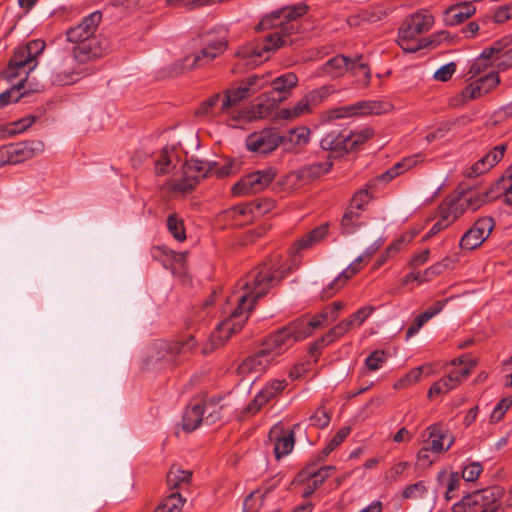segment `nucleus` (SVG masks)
I'll return each mask as SVG.
<instances>
[{
  "label": "nucleus",
  "mask_w": 512,
  "mask_h": 512,
  "mask_svg": "<svg viewBox=\"0 0 512 512\" xmlns=\"http://www.w3.org/2000/svg\"><path fill=\"white\" fill-rule=\"evenodd\" d=\"M296 259L285 263H265L251 270L241 279L227 299L232 307L228 317L224 318L210 339L203 347V353L208 354L222 346L228 338L240 331L245 325L256 301L284 278L295 266Z\"/></svg>",
  "instance_id": "1"
},
{
  "label": "nucleus",
  "mask_w": 512,
  "mask_h": 512,
  "mask_svg": "<svg viewBox=\"0 0 512 512\" xmlns=\"http://www.w3.org/2000/svg\"><path fill=\"white\" fill-rule=\"evenodd\" d=\"M307 7L299 4L285 7L266 15L258 24L257 30H272L261 42L249 43L241 47L237 56L246 66H257L269 59L270 54L280 47L291 45L299 31L297 18L305 14Z\"/></svg>",
  "instance_id": "2"
},
{
  "label": "nucleus",
  "mask_w": 512,
  "mask_h": 512,
  "mask_svg": "<svg viewBox=\"0 0 512 512\" xmlns=\"http://www.w3.org/2000/svg\"><path fill=\"white\" fill-rule=\"evenodd\" d=\"M100 57L101 50L95 41L58 53L50 62L52 84L64 86L79 81L89 73L86 64Z\"/></svg>",
  "instance_id": "3"
},
{
  "label": "nucleus",
  "mask_w": 512,
  "mask_h": 512,
  "mask_svg": "<svg viewBox=\"0 0 512 512\" xmlns=\"http://www.w3.org/2000/svg\"><path fill=\"white\" fill-rule=\"evenodd\" d=\"M269 81L266 75H251L245 78L237 88H230L222 93H215L198 107L196 114L207 120L223 118L225 120L228 113L238 103L257 93L268 85Z\"/></svg>",
  "instance_id": "4"
},
{
  "label": "nucleus",
  "mask_w": 512,
  "mask_h": 512,
  "mask_svg": "<svg viewBox=\"0 0 512 512\" xmlns=\"http://www.w3.org/2000/svg\"><path fill=\"white\" fill-rule=\"evenodd\" d=\"M45 42L41 39H35L26 45L17 48L5 71V77L12 81L20 78L19 82L10 89L0 94V107H5L10 103L17 102L22 96L21 89L28 75L36 68L37 57L44 51Z\"/></svg>",
  "instance_id": "5"
},
{
  "label": "nucleus",
  "mask_w": 512,
  "mask_h": 512,
  "mask_svg": "<svg viewBox=\"0 0 512 512\" xmlns=\"http://www.w3.org/2000/svg\"><path fill=\"white\" fill-rule=\"evenodd\" d=\"M434 24V16L427 9H420L411 14L405 25L400 28L398 44L405 52H416L425 46L422 40L416 37L429 31Z\"/></svg>",
  "instance_id": "6"
},
{
  "label": "nucleus",
  "mask_w": 512,
  "mask_h": 512,
  "mask_svg": "<svg viewBox=\"0 0 512 512\" xmlns=\"http://www.w3.org/2000/svg\"><path fill=\"white\" fill-rule=\"evenodd\" d=\"M196 347V340L192 335L184 336L180 341H156L147 350V363L149 366L170 364L178 354L192 351Z\"/></svg>",
  "instance_id": "7"
},
{
  "label": "nucleus",
  "mask_w": 512,
  "mask_h": 512,
  "mask_svg": "<svg viewBox=\"0 0 512 512\" xmlns=\"http://www.w3.org/2000/svg\"><path fill=\"white\" fill-rule=\"evenodd\" d=\"M101 18L102 15L98 11L85 17L80 24L67 31L68 41L75 43V46H81L84 43L92 44L95 41L101 50V57L108 53L110 49L108 41L105 38L94 36Z\"/></svg>",
  "instance_id": "8"
},
{
  "label": "nucleus",
  "mask_w": 512,
  "mask_h": 512,
  "mask_svg": "<svg viewBox=\"0 0 512 512\" xmlns=\"http://www.w3.org/2000/svg\"><path fill=\"white\" fill-rule=\"evenodd\" d=\"M503 493V488L497 485L474 491L464 496L459 502L455 503L452 506V511L473 512L477 509L486 510V508L490 507L497 510L499 507V500L503 496Z\"/></svg>",
  "instance_id": "9"
},
{
  "label": "nucleus",
  "mask_w": 512,
  "mask_h": 512,
  "mask_svg": "<svg viewBox=\"0 0 512 512\" xmlns=\"http://www.w3.org/2000/svg\"><path fill=\"white\" fill-rule=\"evenodd\" d=\"M212 171H214V163L192 158L184 165L183 176L173 177L168 181V187L172 191L187 193L197 185L200 179L205 178Z\"/></svg>",
  "instance_id": "10"
},
{
  "label": "nucleus",
  "mask_w": 512,
  "mask_h": 512,
  "mask_svg": "<svg viewBox=\"0 0 512 512\" xmlns=\"http://www.w3.org/2000/svg\"><path fill=\"white\" fill-rule=\"evenodd\" d=\"M308 331L299 330L294 322L271 334L263 343L262 348L275 361L295 342L307 337Z\"/></svg>",
  "instance_id": "11"
},
{
  "label": "nucleus",
  "mask_w": 512,
  "mask_h": 512,
  "mask_svg": "<svg viewBox=\"0 0 512 512\" xmlns=\"http://www.w3.org/2000/svg\"><path fill=\"white\" fill-rule=\"evenodd\" d=\"M226 47L227 42L224 35H207L203 48L183 59V69H194L209 64L221 55Z\"/></svg>",
  "instance_id": "12"
},
{
  "label": "nucleus",
  "mask_w": 512,
  "mask_h": 512,
  "mask_svg": "<svg viewBox=\"0 0 512 512\" xmlns=\"http://www.w3.org/2000/svg\"><path fill=\"white\" fill-rule=\"evenodd\" d=\"M276 175L277 169L272 166L251 172L233 185L232 193L234 195H248L263 191L272 183Z\"/></svg>",
  "instance_id": "13"
},
{
  "label": "nucleus",
  "mask_w": 512,
  "mask_h": 512,
  "mask_svg": "<svg viewBox=\"0 0 512 512\" xmlns=\"http://www.w3.org/2000/svg\"><path fill=\"white\" fill-rule=\"evenodd\" d=\"M44 151V143L40 140H30L3 146L0 148V166L17 164L31 159Z\"/></svg>",
  "instance_id": "14"
},
{
  "label": "nucleus",
  "mask_w": 512,
  "mask_h": 512,
  "mask_svg": "<svg viewBox=\"0 0 512 512\" xmlns=\"http://www.w3.org/2000/svg\"><path fill=\"white\" fill-rule=\"evenodd\" d=\"M390 110V104L381 101H360L355 104L329 110L322 115L324 121L346 118L354 115L383 114Z\"/></svg>",
  "instance_id": "15"
},
{
  "label": "nucleus",
  "mask_w": 512,
  "mask_h": 512,
  "mask_svg": "<svg viewBox=\"0 0 512 512\" xmlns=\"http://www.w3.org/2000/svg\"><path fill=\"white\" fill-rule=\"evenodd\" d=\"M275 106V101H270L269 99L265 102L261 101L252 109L237 110L235 106L231 112L227 114L225 122L230 127H242L248 122L269 116L273 112Z\"/></svg>",
  "instance_id": "16"
},
{
  "label": "nucleus",
  "mask_w": 512,
  "mask_h": 512,
  "mask_svg": "<svg viewBox=\"0 0 512 512\" xmlns=\"http://www.w3.org/2000/svg\"><path fill=\"white\" fill-rule=\"evenodd\" d=\"M422 443L438 454L446 453L454 444V435L443 425L433 424L421 433Z\"/></svg>",
  "instance_id": "17"
},
{
  "label": "nucleus",
  "mask_w": 512,
  "mask_h": 512,
  "mask_svg": "<svg viewBox=\"0 0 512 512\" xmlns=\"http://www.w3.org/2000/svg\"><path fill=\"white\" fill-rule=\"evenodd\" d=\"M211 404H190L183 414L182 426L185 431L192 432L205 420L207 423H214L219 419V412Z\"/></svg>",
  "instance_id": "18"
},
{
  "label": "nucleus",
  "mask_w": 512,
  "mask_h": 512,
  "mask_svg": "<svg viewBox=\"0 0 512 512\" xmlns=\"http://www.w3.org/2000/svg\"><path fill=\"white\" fill-rule=\"evenodd\" d=\"M494 228V221L490 217L478 219L460 239V247L473 250L479 247L490 235Z\"/></svg>",
  "instance_id": "19"
},
{
  "label": "nucleus",
  "mask_w": 512,
  "mask_h": 512,
  "mask_svg": "<svg viewBox=\"0 0 512 512\" xmlns=\"http://www.w3.org/2000/svg\"><path fill=\"white\" fill-rule=\"evenodd\" d=\"M369 199L370 195L366 190H361L353 196L351 204L346 209L341 220V228L345 234L355 232L360 226L359 218L361 216V210L363 205L367 203Z\"/></svg>",
  "instance_id": "20"
},
{
  "label": "nucleus",
  "mask_w": 512,
  "mask_h": 512,
  "mask_svg": "<svg viewBox=\"0 0 512 512\" xmlns=\"http://www.w3.org/2000/svg\"><path fill=\"white\" fill-rule=\"evenodd\" d=\"M287 387L285 379H271L265 383L261 390L255 395L253 400L248 404L246 411L249 414H255L261 407L269 401L280 395Z\"/></svg>",
  "instance_id": "21"
},
{
  "label": "nucleus",
  "mask_w": 512,
  "mask_h": 512,
  "mask_svg": "<svg viewBox=\"0 0 512 512\" xmlns=\"http://www.w3.org/2000/svg\"><path fill=\"white\" fill-rule=\"evenodd\" d=\"M281 136L271 130L254 132L246 138V147L249 151L258 154H267L274 151L281 143Z\"/></svg>",
  "instance_id": "22"
},
{
  "label": "nucleus",
  "mask_w": 512,
  "mask_h": 512,
  "mask_svg": "<svg viewBox=\"0 0 512 512\" xmlns=\"http://www.w3.org/2000/svg\"><path fill=\"white\" fill-rule=\"evenodd\" d=\"M506 151V145H498L483 155L479 160L467 167L464 175L468 178L478 177L498 164Z\"/></svg>",
  "instance_id": "23"
},
{
  "label": "nucleus",
  "mask_w": 512,
  "mask_h": 512,
  "mask_svg": "<svg viewBox=\"0 0 512 512\" xmlns=\"http://www.w3.org/2000/svg\"><path fill=\"white\" fill-rule=\"evenodd\" d=\"M269 441L273 445L276 459H281L293 450L294 433L293 431H285L282 425L277 424L269 432Z\"/></svg>",
  "instance_id": "24"
},
{
  "label": "nucleus",
  "mask_w": 512,
  "mask_h": 512,
  "mask_svg": "<svg viewBox=\"0 0 512 512\" xmlns=\"http://www.w3.org/2000/svg\"><path fill=\"white\" fill-rule=\"evenodd\" d=\"M499 82L500 79L496 73H489L488 75L478 78L467 85L462 90V97L465 100L480 98L494 89Z\"/></svg>",
  "instance_id": "25"
},
{
  "label": "nucleus",
  "mask_w": 512,
  "mask_h": 512,
  "mask_svg": "<svg viewBox=\"0 0 512 512\" xmlns=\"http://www.w3.org/2000/svg\"><path fill=\"white\" fill-rule=\"evenodd\" d=\"M274 360L261 347L256 353L246 357L238 366V373L247 376L253 373L264 372Z\"/></svg>",
  "instance_id": "26"
},
{
  "label": "nucleus",
  "mask_w": 512,
  "mask_h": 512,
  "mask_svg": "<svg viewBox=\"0 0 512 512\" xmlns=\"http://www.w3.org/2000/svg\"><path fill=\"white\" fill-rule=\"evenodd\" d=\"M348 139V129L331 130L321 139L320 145L324 150L342 156L349 152Z\"/></svg>",
  "instance_id": "27"
},
{
  "label": "nucleus",
  "mask_w": 512,
  "mask_h": 512,
  "mask_svg": "<svg viewBox=\"0 0 512 512\" xmlns=\"http://www.w3.org/2000/svg\"><path fill=\"white\" fill-rule=\"evenodd\" d=\"M351 58H347L343 55H338L330 60H328L325 64L316 69L312 74L311 78L317 77H330L337 78L342 76L346 71H349Z\"/></svg>",
  "instance_id": "28"
},
{
  "label": "nucleus",
  "mask_w": 512,
  "mask_h": 512,
  "mask_svg": "<svg viewBox=\"0 0 512 512\" xmlns=\"http://www.w3.org/2000/svg\"><path fill=\"white\" fill-rule=\"evenodd\" d=\"M273 207V203L268 200H263L261 202H255L250 204H239L228 211L226 214L229 218H237L238 216L247 217V221L254 216H258L270 211Z\"/></svg>",
  "instance_id": "29"
},
{
  "label": "nucleus",
  "mask_w": 512,
  "mask_h": 512,
  "mask_svg": "<svg viewBox=\"0 0 512 512\" xmlns=\"http://www.w3.org/2000/svg\"><path fill=\"white\" fill-rule=\"evenodd\" d=\"M310 130L305 126L290 129L286 135L281 136L282 141L288 150L298 152L310 141Z\"/></svg>",
  "instance_id": "30"
},
{
  "label": "nucleus",
  "mask_w": 512,
  "mask_h": 512,
  "mask_svg": "<svg viewBox=\"0 0 512 512\" xmlns=\"http://www.w3.org/2000/svg\"><path fill=\"white\" fill-rule=\"evenodd\" d=\"M313 107H315L314 103L306 94L292 107L282 108L277 111L276 118L279 120L293 121L301 116L310 114Z\"/></svg>",
  "instance_id": "31"
},
{
  "label": "nucleus",
  "mask_w": 512,
  "mask_h": 512,
  "mask_svg": "<svg viewBox=\"0 0 512 512\" xmlns=\"http://www.w3.org/2000/svg\"><path fill=\"white\" fill-rule=\"evenodd\" d=\"M494 192V187L492 186L486 193H481L477 191H472L469 193H465L459 197H456L459 204H461V208H465V211L471 210L476 211L485 203L495 199L498 195L492 196L491 194Z\"/></svg>",
  "instance_id": "32"
},
{
  "label": "nucleus",
  "mask_w": 512,
  "mask_h": 512,
  "mask_svg": "<svg viewBox=\"0 0 512 512\" xmlns=\"http://www.w3.org/2000/svg\"><path fill=\"white\" fill-rule=\"evenodd\" d=\"M464 212L465 208H461L457 198H448L440 204L437 213L439 219L450 226Z\"/></svg>",
  "instance_id": "33"
},
{
  "label": "nucleus",
  "mask_w": 512,
  "mask_h": 512,
  "mask_svg": "<svg viewBox=\"0 0 512 512\" xmlns=\"http://www.w3.org/2000/svg\"><path fill=\"white\" fill-rule=\"evenodd\" d=\"M446 301H436L429 308H427L424 312L420 313L414 320V322L410 325L407 330V337H412L416 334L422 326L428 322L431 318L437 315L445 306Z\"/></svg>",
  "instance_id": "34"
},
{
  "label": "nucleus",
  "mask_w": 512,
  "mask_h": 512,
  "mask_svg": "<svg viewBox=\"0 0 512 512\" xmlns=\"http://www.w3.org/2000/svg\"><path fill=\"white\" fill-rule=\"evenodd\" d=\"M422 161H424V155L420 153L408 156L404 158L402 161L396 163L392 168L387 170L385 173H383L380 176V179L382 181L388 182L397 177L398 175H400L401 173L405 172L406 170L411 169L412 167H414L415 165Z\"/></svg>",
  "instance_id": "35"
},
{
  "label": "nucleus",
  "mask_w": 512,
  "mask_h": 512,
  "mask_svg": "<svg viewBox=\"0 0 512 512\" xmlns=\"http://www.w3.org/2000/svg\"><path fill=\"white\" fill-rule=\"evenodd\" d=\"M422 161H424V155L420 153L408 156L404 158L402 161L396 163L392 168L387 170L385 173H383L380 176V179L382 181L388 182L397 177L398 175H400L401 173L405 172L406 170L411 169L412 167H414L415 165Z\"/></svg>",
  "instance_id": "36"
},
{
  "label": "nucleus",
  "mask_w": 512,
  "mask_h": 512,
  "mask_svg": "<svg viewBox=\"0 0 512 512\" xmlns=\"http://www.w3.org/2000/svg\"><path fill=\"white\" fill-rule=\"evenodd\" d=\"M501 57L499 56V50L491 47L489 49H485L473 62L470 67L469 74L472 76H476L485 70L489 65H492L494 62H501Z\"/></svg>",
  "instance_id": "37"
},
{
  "label": "nucleus",
  "mask_w": 512,
  "mask_h": 512,
  "mask_svg": "<svg viewBox=\"0 0 512 512\" xmlns=\"http://www.w3.org/2000/svg\"><path fill=\"white\" fill-rule=\"evenodd\" d=\"M475 11L476 8L471 3L460 4L446 11L445 21L448 25H457L470 18Z\"/></svg>",
  "instance_id": "38"
},
{
  "label": "nucleus",
  "mask_w": 512,
  "mask_h": 512,
  "mask_svg": "<svg viewBox=\"0 0 512 512\" xmlns=\"http://www.w3.org/2000/svg\"><path fill=\"white\" fill-rule=\"evenodd\" d=\"M374 252L372 249H368L364 252L363 255L358 256L353 263H351L345 270H343L338 277L334 279V281L330 284V288L332 290H337L340 288L341 284L345 283L348 279H350L353 275H355L360 270V263L363 261L364 257H370Z\"/></svg>",
  "instance_id": "39"
},
{
  "label": "nucleus",
  "mask_w": 512,
  "mask_h": 512,
  "mask_svg": "<svg viewBox=\"0 0 512 512\" xmlns=\"http://www.w3.org/2000/svg\"><path fill=\"white\" fill-rule=\"evenodd\" d=\"M374 252L372 249H368L364 252L363 255L358 256L353 263H351L345 270H343L338 277L334 279V281L330 284V288L332 290H337L340 288L341 284L345 283L348 279H350L353 275H355L360 270V263L363 261L364 257H370Z\"/></svg>",
  "instance_id": "40"
},
{
  "label": "nucleus",
  "mask_w": 512,
  "mask_h": 512,
  "mask_svg": "<svg viewBox=\"0 0 512 512\" xmlns=\"http://www.w3.org/2000/svg\"><path fill=\"white\" fill-rule=\"evenodd\" d=\"M426 376L432 373V365H423L410 370L407 374L397 380L394 384L395 389H405L421 380L422 374Z\"/></svg>",
  "instance_id": "41"
},
{
  "label": "nucleus",
  "mask_w": 512,
  "mask_h": 512,
  "mask_svg": "<svg viewBox=\"0 0 512 512\" xmlns=\"http://www.w3.org/2000/svg\"><path fill=\"white\" fill-rule=\"evenodd\" d=\"M327 233H328V225L327 224H322V225L316 227L315 229L310 231L308 234L303 236L296 243L295 250L298 252L302 249H307V248L314 246L315 244L320 242L322 239H324L326 237Z\"/></svg>",
  "instance_id": "42"
},
{
  "label": "nucleus",
  "mask_w": 512,
  "mask_h": 512,
  "mask_svg": "<svg viewBox=\"0 0 512 512\" xmlns=\"http://www.w3.org/2000/svg\"><path fill=\"white\" fill-rule=\"evenodd\" d=\"M428 491L427 483L423 480H420L405 486L400 493V497L402 500H422L426 498Z\"/></svg>",
  "instance_id": "43"
},
{
  "label": "nucleus",
  "mask_w": 512,
  "mask_h": 512,
  "mask_svg": "<svg viewBox=\"0 0 512 512\" xmlns=\"http://www.w3.org/2000/svg\"><path fill=\"white\" fill-rule=\"evenodd\" d=\"M332 167V163L329 160L315 162L306 165L301 168L304 178L307 179L308 183L327 174Z\"/></svg>",
  "instance_id": "44"
},
{
  "label": "nucleus",
  "mask_w": 512,
  "mask_h": 512,
  "mask_svg": "<svg viewBox=\"0 0 512 512\" xmlns=\"http://www.w3.org/2000/svg\"><path fill=\"white\" fill-rule=\"evenodd\" d=\"M349 72H351L362 85H367L370 81V68L366 63L362 62L361 56L351 59Z\"/></svg>",
  "instance_id": "45"
},
{
  "label": "nucleus",
  "mask_w": 512,
  "mask_h": 512,
  "mask_svg": "<svg viewBox=\"0 0 512 512\" xmlns=\"http://www.w3.org/2000/svg\"><path fill=\"white\" fill-rule=\"evenodd\" d=\"M297 84L298 77L293 72L282 74L272 81L273 89L278 93H289Z\"/></svg>",
  "instance_id": "46"
},
{
  "label": "nucleus",
  "mask_w": 512,
  "mask_h": 512,
  "mask_svg": "<svg viewBox=\"0 0 512 512\" xmlns=\"http://www.w3.org/2000/svg\"><path fill=\"white\" fill-rule=\"evenodd\" d=\"M190 478L191 472L189 470H183L181 467L173 465L167 474V483L170 488H177L187 484Z\"/></svg>",
  "instance_id": "47"
},
{
  "label": "nucleus",
  "mask_w": 512,
  "mask_h": 512,
  "mask_svg": "<svg viewBox=\"0 0 512 512\" xmlns=\"http://www.w3.org/2000/svg\"><path fill=\"white\" fill-rule=\"evenodd\" d=\"M373 135V131L364 127L358 130H348V148L349 152L358 149L366 141H368Z\"/></svg>",
  "instance_id": "48"
},
{
  "label": "nucleus",
  "mask_w": 512,
  "mask_h": 512,
  "mask_svg": "<svg viewBox=\"0 0 512 512\" xmlns=\"http://www.w3.org/2000/svg\"><path fill=\"white\" fill-rule=\"evenodd\" d=\"M354 326L352 321L349 318L341 321L336 326H334L326 335L321 338V343L323 345H328L334 342L336 339L344 336L347 332L353 329Z\"/></svg>",
  "instance_id": "49"
},
{
  "label": "nucleus",
  "mask_w": 512,
  "mask_h": 512,
  "mask_svg": "<svg viewBox=\"0 0 512 512\" xmlns=\"http://www.w3.org/2000/svg\"><path fill=\"white\" fill-rule=\"evenodd\" d=\"M176 158L174 147H164L160 158L155 163V171L158 175H162L170 170Z\"/></svg>",
  "instance_id": "50"
},
{
  "label": "nucleus",
  "mask_w": 512,
  "mask_h": 512,
  "mask_svg": "<svg viewBox=\"0 0 512 512\" xmlns=\"http://www.w3.org/2000/svg\"><path fill=\"white\" fill-rule=\"evenodd\" d=\"M458 386L457 379L454 375H447L435 382L428 391V396L445 394Z\"/></svg>",
  "instance_id": "51"
},
{
  "label": "nucleus",
  "mask_w": 512,
  "mask_h": 512,
  "mask_svg": "<svg viewBox=\"0 0 512 512\" xmlns=\"http://www.w3.org/2000/svg\"><path fill=\"white\" fill-rule=\"evenodd\" d=\"M451 365L453 366V369L449 372V375H454L457 379V383L459 384L471 373V370L475 366V362H467L463 358H457L451 362Z\"/></svg>",
  "instance_id": "52"
},
{
  "label": "nucleus",
  "mask_w": 512,
  "mask_h": 512,
  "mask_svg": "<svg viewBox=\"0 0 512 512\" xmlns=\"http://www.w3.org/2000/svg\"><path fill=\"white\" fill-rule=\"evenodd\" d=\"M184 504L182 496L174 492L166 497L154 512H180Z\"/></svg>",
  "instance_id": "53"
},
{
  "label": "nucleus",
  "mask_w": 512,
  "mask_h": 512,
  "mask_svg": "<svg viewBox=\"0 0 512 512\" xmlns=\"http://www.w3.org/2000/svg\"><path fill=\"white\" fill-rule=\"evenodd\" d=\"M439 455L433 452L432 449H429L426 444H423L417 452L415 465L421 469H426L438 460Z\"/></svg>",
  "instance_id": "54"
},
{
  "label": "nucleus",
  "mask_w": 512,
  "mask_h": 512,
  "mask_svg": "<svg viewBox=\"0 0 512 512\" xmlns=\"http://www.w3.org/2000/svg\"><path fill=\"white\" fill-rule=\"evenodd\" d=\"M483 472V465L478 461L467 460L462 467L461 477L466 482H474Z\"/></svg>",
  "instance_id": "55"
},
{
  "label": "nucleus",
  "mask_w": 512,
  "mask_h": 512,
  "mask_svg": "<svg viewBox=\"0 0 512 512\" xmlns=\"http://www.w3.org/2000/svg\"><path fill=\"white\" fill-rule=\"evenodd\" d=\"M281 184L287 191H294L308 184V181L306 178H304L302 170L299 169L287 174L283 178Z\"/></svg>",
  "instance_id": "56"
},
{
  "label": "nucleus",
  "mask_w": 512,
  "mask_h": 512,
  "mask_svg": "<svg viewBox=\"0 0 512 512\" xmlns=\"http://www.w3.org/2000/svg\"><path fill=\"white\" fill-rule=\"evenodd\" d=\"M327 321H329L327 313H325L323 310L319 315L313 317L309 321L297 320L294 321V323L295 325H298L299 330L308 331L307 336H309L314 329L321 327Z\"/></svg>",
  "instance_id": "57"
},
{
  "label": "nucleus",
  "mask_w": 512,
  "mask_h": 512,
  "mask_svg": "<svg viewBox=\"0 0 512 512\" xmlns=\"http://www.w3.org/2000/svg\"><path fill=\"white\" fill-rule=\"evenodd\" d=\"M333 469L332 466H324L317 472L311 475V479L307 484V490L304 492V496L312 494V492L320 486L324 480L329 476V472Z\"/></svg>",
  "instance_id": "58"
},
{
  "label": "nucleus",
  "mask_w": 512,
  "mask_h": 512,
  "mask_svg": "<svg viewBox=\"0 0 512 512\" xmlns=\"http://www.w3.org/2000/svg\"><path fill=\"white\" fill-rule=\"evenodd\" d=\"M167 227L172 236L178 240L186 239L185 228L182 219L176 214L170 215L167 219Z\"/></svg>",
  "instance_id": "59"
},
{
  "label": "nucleus",
  "mask_w": 512,
  "mask_h": 512,
  "mask_svg": "<svg viewBox=\"0 0 512 512\" xmlns=\"http://www.w3.org/2000/svg\"><path fill=\"white\" fill-rule=\"evenodd\" d=\"M388 355L383 350H375L365 360V367L368 371H377L387 361Z\"/></svg>",
  "instance_id": "60"
},
{
  "label": "nucleus",
  "mask_w": 512,
  "mask_h": 512,
  "mask_svg": "<svg viewBox=\"0 0 512 512\" xmlns=\"http://www.w3.org/2000/svg\"><path fill=\"white\" fill-rule=\"evenodd\" d=\"M512 406V398L506 397L501 399L493 408L489 421L493 424L501 421L508 411V409Z\"/></svg>",
  "instance_id": "61"
},
{
  "label": "nucleus",
  "mask_w": 512,
  "mask_h": 512,
  "mask_svg": "<svg viewBox=\"0 0 512 512\" xmlns=\"http://www.w3.org/2000/svg\"><path fill=\"white\" fill-rule=\"evenodd\" d=\"M331 420L330 414L325 407L317 408L309 417V424L316 428H325Z\"/></svg>",
  "instance_id": "62"
},
{
  "label": "nucleus",
  "mask_w": 512,
  "mask_h": 512,
  "mask_svg": "<svg viewBox=\"0 0 512 512\" xmlns=\"http://www.w3.org/2000/svg\"><path fill=\"white\" fill-rule=\"evenodd\" d=\"M349 433V427H342L341 429H339L335 436L322 450V456L327 457L330 453H332L344 441V439L349 435Z\"/></svg>",
  "instance_id": "63"
},
{
  "label": "nucleus",
  "mask_w": 512,
  "mask_h": 512,
  "mask_svg": "<svg viewBox=\"0 0 512 512\" xmlns=\"http://www.w3.org/2000/svg\"><path fill=\"white\" fill-rule=\"evenodd\" d=\"M409 467L410 463L408 461H397L393 463L386 472V480L395 482Z\"/></svg>",
  "instance_id": "64"
}]
</instances>
